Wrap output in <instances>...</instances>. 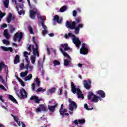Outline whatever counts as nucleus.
Wrapping results in <instances>:
<instances>
[{"instance_id":"10","label":"nucleus","mask_w":127,"mask_h":127,"mask_svg":"<svg viewBox=\"0 0 127 127\" xmlns=\"http://www.w3.org/2000/svg\"><path fill=\"white\" fill-rule=\"evenodd\" d=\"M72 123H74L75 125H78L79 124L80 125H83L86 123V120L84 119H79V120H75L74 121H72Z\"/></svg>"},{"instance_id":"58","label":"nucleus","mask_w":127,"mask_h":127,"mask_svg":"<svg viewBox=\"0 0 127 127\" xmlns=\"http://www.w3.org/2000/svg\"><path fill=\"white\" fill-rule=\"evenodd\" d=\"M82 47L81 48H87V47H86V44L85 43H82Z\"/></svg>"},{"instance_id":"60","label":"nucleus","mask_w":127,"mask_h":127,"mask_svg":"<svg viewBox=\"0 0 127 127\" xmlns=\"http://www.w3.org/2000/svg\"><path fill=\"white\" fill-rule=\"evenodd\" d=\"M47 51L48 55L50 54V50L49 49V48H47Z\"/></svg>"},{"instance_id":"21","label":"nucleus","mask_w":127,"mask_h":127,"mask_svg":"<svg viewBox=\"0 0 127 127\" xmlns=\"http://www.w3.org/2000/svg\"><path fill=\"white\" fill-rule=\"evenodd\" d=\"M97 94L99 95L101 98H105L106 97V94L103 90H99L97 92Z\"/></svg>"},{"instance_id":"54","label":"nucleus","mask_w":127,"mask_h":127,"mask_svg":"<svg viewBox=\"0 0 127 127\" xmlns=\"http://www.w3.org/2000/svg\"><path fill=\"white\" fill-rule=\"evenodd\" d=\"M73 16H74V17L77 16V11L74 10L73 11Z\"/></svg>"},{"instance_id":"12","label":"nucleus","mask_w":127,"mask_h":127,"mask_svg":"<svg viewBox=\"0 0 127 127\" xmlns=\"http://www.w3.org/2000/svg\"><path fill=\"white\" fill-rule=\"evenodd\" d=\"M30 100L31 101H34V100H35V103H36V104H40V101H41V99H39L38 96H31L30 98Z\"/></svg>"},{"instance_id":"1","label":"nucleus","mask_w":127,"mask_h":127,"mask_svg":"<svg viewBox=\"0 0 127 127\" xmlns=\"http://www.w3.org/2000/svg\"><path fill=\"white\" fill-rule=\"evenodd\" d=\"M75 21H71V22L69 21H67L66 22V26L67 28H70V29L73 30L74 29L75 34H78L80 32V29L83 28L84 27V24L80 23L82 21V18L81 17H78L75 18ZM77 23H80L78 26H76Z\"/></svg>"},{"instance_id":"20","label":"nucleus","mask_w":127,"mask_h":127,"mask_svg":"<svg viewBox=\"0 0 127 127\" xmlns=\"http://www.w3.org/2000/svg\"><path fill=\"white\" fill-rule=\"evenodd\" d=\"M33 54L34 56L39 57V51H38V49L34 48L33 49Z\"/></svg>"},{"instance_id":"2","label":"nucleus","mask_w":127,"mask_h":127,"mask_svg":"<svg viewBox=\"0 0 127 127\" xmlns=\"http://www.w3.org/2000/svg\"><path fill=\"white\" fill-rule=\"evenodd\" d=\"M68 37H73L72 40L73 43L75 44L76 47L79 49L80 48V46H81V40L79 39V38H76V36L71 33H69L68 34H65V38L67 39Z\"/></svg>"},{"instance_id":"62","label":"nucleus","mask_w":127,"mask_h":127,"mask_svg":"<svg viewBox=\"0 0 127 127\" xmlns=\"http://www.w3.org/2000/svg\"><path fill=\"white\" fill-rule=\"evenodd\" d=\"M21 124H22V127H26V126L25 125L24 123H23V122H21Z\"/></svg>"},{"instance_id":"33","label":"nucleus","mask_w":127,"mask_h":127,"mask_svg":"<svg viewBox=\"0 0 127 127\" xmlns=\"http://www.w3.org/2000/svg\"><path fill=\"white\" fill-rule=\"evenodd\" d=\"M54 66H60V62L57 60H54L53 62Z\"/></svg>"},{"instance_id":"23","label":"nucleus","mask_w":127,"mask_h":127,"mask_svg":"<svg viewBox=\"0 0 127 127\" xmlns=\"http://www.w3.org/2000/svg\"><path fill=\"white\" fill-rule=\"evenodd\" d=\"M4 35L6 39H9L10 38V35L8 33V30L5 29L4 31Z\"/></svg>"},{"instance_id":"3","label":"nucleus","mask_w":127,"mask_h":127,"mask_svg":"<svg viewBox=\"0 0 127 127\" xmlns=\"http://www.w3.org/2000/svg\"><path fill=\"white\" fill-rule=\"evenodd\" d=\"M14 91L15 92L16 95L21 100H24L27 98L28 93L24 88L21 89L20 90L14 88Z\"/></svg>"},{"instance_id":"41","label":"nucleus","mask_w":127,"mask_h":127,"mask_svg":"<svg viewBox=\"0 0 127 127\" xmlns=\"http://www.w3.org/2000/svg\"><path fill=\"white\" fill-rule=\"evenodd\" d=\"M84 108L86 109V110H87V111H91V110H93V107L92 108H89L88 107V104L87 103H85L84 104Z\"/></svg>"},{"instance_id":"46","label":"nucleus","mask_w":127,"mask_h":127,"mask_svg":"<svg viewBox=\"0 0 127 127\" xmlns=\"http://www.w3.org/2000/svg\"><path fill=\"white\" fill-rule=\"evenodd\" d=\"M2 42L4 44H6V45H9V44H10V43L9 42V41L7 40H3Z\"/></svg>"},{"instance_id":"63","label":"nucleus","mask_w":127,"mask_h":127,"mask_svg":"<svg viewBox=\"0 0 127 127\" xmlns=\"http://www.w3.org/2000/svg\"><path fill=\"white\" fill-rule=\"evenodd\" d=\"M12 45L13 46H15V47H17V44H16V43H13Z\"/></svg>"},{"instance_id":"6","label":"nucleus","mask_w":127,"mask_h":127,"mask_svg":"<svg viewBox=\"0 0 127 127\" xmlns=\"http://www.w3.org/2000/svg\"><path fill=\"white\" fill-rule=\"evenodd\" d=\"M37 14L38 16L40 15V13H38V10L36 8H34L33 10H30V17L31 19H35V15Z\"/></svg>"},{"instance_id":"18","label":"nucleus","mask_w":127,"mask_h":127,"mask_svg":"<svg viewBox=\"0 0 127 127\" xmlns=\"http://www.w3.org/2000/svg\"><path fill=\"white\" fill-rule=\"evenodd\" d=\"M1 48L2 50H4V51H10V52H12L13 51V49L11 47L7 48L4 46H1Z\"/></svg>"},{"instance_id":"15","label":"nucleus","mask_w":127,"mask_h":127,"mask_svg":"<svg viewBox=\"0 0 127 127\" xmlns=\"http://www.w3.org/2000/svg\"><path fill=\"white\" fill-rule=\"evenodd\" d=\"M99 100H101V98L94 94L93 98L91 99V102H93V103H98V102H99Z\"/></svg>"},{"instance_id":"37","label":"nucleus","mask_w":127,"mask_h":127,"mask_svg":"<svg viewBox=\"0 0 127 127\" xmlns=\"http://www.w3.org/2000/svg\"><path fill=\"white\" fill-rule=\"evenodd\" d=\"M27 74H28V72H27V71H26L25 72H21L20 76L22 77H26V76H27Z\"/></svg>"},{"instance_id":"39","label":"nucleus","mask_w":127,"mask_h":127,"mask_svg":"<svg viewBox=\"0 0 127 127\" xmlns=\"http://www.w3.org/2000/svg\"><path fill=\"white\" fill-rule=\"evenodd\" d=\"M55 91H56V88L53 87L48 90V92L52 94L53 93H55Z\"/></svg>"},{"instance_id":"24","label":"nucleus","mask_w":127,"mask_h":127,"mask_svg":"<svg viewBox=\"0 0 127 127\" xmlns=\"http://www.w3.org/2000/svg\"><path fill=\"white\" fill-rule=\"evenodd\" d=\"M20 58V57H19V55H16L14 61V64H15V65H16L17 63H19V62H20V60H19Z\"/></svg>"},{"instance_id":"26","label":"nucleus","mask_w":127,"mask_h":127,"mask_svg":"<svg viewBox=\"0 0 127 127\" xmlns=\"http://www.w3.org/2000/svg\"><path fill=\"white\" fill-rule=\"evenodd\" d=\"M9 99L10 100V101H12V102H13V103H15V104H17V101L13 96L11 95H9L8 97Z\"/></svg>"},{"instance_id":"52","label":"nucleus","mask_w":127,"mask_h":127,"mask_svg":"<svg viewBox=\"0 0 127 127\" xmlns=\"http://www.w3.org/2000/svg\"><path fill=\"white\" fill-rule=\"evenodd\" d=\"M10 31L11 32V33H13V32H14V31H15V28H11L10 29Z\"/></svg>"},{"instance_id":"40","label":"nucleus","mask_w":127,"mask_h":127,"mask_svg":"<svg viewBox=\"0 0 127 127\" xmlns=\"http://www.w3.org/2000/svg\"><path fill=\"white\" fill-rule=\"evenodd\" d=\"M5 64L3 62H0V72H1L2 71V68L3 67H4Z\"/></svg>"},{"instance_id":"47","label":"nucleus","mask_w":127,"mask_h":127,"mask_svg":"<svg viewBox=\"0 0 127 127\" xmlns=\"http://www.w3.org/2000/svg\"><path fill=\"white\" fill-rule=\"evenodd\" d=\"M18 9V14H19V15H22V14H24L25 12L24 11L21 10L20 11H19V10Z\"/></svg>"},{"instance_id":"49","label":"nucleus","mask_w":127,"mask_h":127,"mask_svg":"<svg viewBox=\"0 0 127 127\" xmlns=\"http://www.w3.org/2000/svg\"><path fill=\"white\" fill-rule=\"evenodd\" d=\"M32 91H35V83H34L32 84Z\"/></svg>"},{"instance_id":"45","label":"nucleus","mask_w":127,"mask_h":127,"mask_svg":"<svg viewBox=\"0 0 127 127\" xmlns=\"http://www.w3.org/2000/svg\"><path fill=\"white\" fill-rule=\"evenodd\" d=\"M36 59V56H31V60L32 63H35V60Z\"/></svg>"},{"instance_id":"50","label":"nucleus","mask_w":127,"mask_h":127,"mask_svg":"<svg viewBox=\"0 0 127 127\" xmlns=\"http://www.w3.org/2000/svg\"><path fill=\"white\" fill-rule=\"evenodd\" d=\"M24 64L21 63L20 65V69L23 70V69H24Z\"/></svg>"},{"instance_id":"55","label":"nucleus","mask_w":127,"mask_h":127,"mask_svg":"<svg viewBox=\"0 0 127 127\" xmlns=\"http://www.w3.org/2000/svg\"><path fill=\"white\" fill-rule=\"evenodd\" d=\"M41 120L42 122H44L45 121H46V118L44 117V116H43L41 117Z\"/></svg>"},{"instance_id":"51","label":"nucleus","mask_w":127,"mask_h":127,"mask_svg":"<svg viewBox=\"0 0 127 127\" xmlns=\"http://www.w3.org/2000/svg\"><path fill=\"white\" fill-rule=\"evenodd\" d=\"M1 28H6V27H7V24H3L1 26Z\"/></svg>"},{"instance_id":"59","label":"nucleus","mask_w":127,"mask_h":127,"mask_svg":"<svg viewBox=\"0 0 127 127\" xmlns=\"http://www.w3.org/2000/svg\"><path fill=\"white\" fill-rule=\"evenodd\" d=\"M0 88L2 90H6L5 87H4V86L3 85H0Z\"/></svg>"},{"instance_id":"17","label":"nucleus","mask_w":127,"mask_h":127,"mask_svg":"<svg viewBox=\"0 0 127 127\" xmlns=\"http://www.w3.org/2000/svg\"><path fill=\"white\" fill-rule=\"evenodd\" d=\"M61 46L63 47V48H64L65 51H67L68 50H70L71 49V48L70 47L68 46V44H61Z\"/></svg>"},{"instance_id":"56","label":"nucleus","mask_w":127,"mask_h":127,"mask_svg":"<svg viewBox=\"0 0 127 127\" xmlns=\"http://www.w3.org/2000/svg\"><path fill=\"white\" fill-rule=\"evenodd\" d=\"M29 67V63H28L26 66L24 67V69H26V70H28Z\"/></svg>"},{"instance_id":"16","label":"nucleus","mask_w":127,"mask_h":127,"mask_svg":"<svg viewBox=\"0 0 127 127\" xmlns=\"http://www.w3.org/2000/svg\"><path fill=\"white\" fill-rule=\"evenodd\" d=\"M60 51L62 52V54H63L65 57H67V58H69V59H71V57H70V55H69L67 52H65L64 50L62 49V48H60Z\"/></svg>"},{"instance_id":"38","label":"nucleus","mask_w":127,"mask_h":127,"mask_svg":"<svg viewBox=\"0 0 127 127\" xmlns=\"http://www.w3.org/2000/svg\"><path fill=\"white\" fill-rule=\"evenodd\" d=\"M3 68L5 70V73H6V76H7L8 75V67L5 64Z\"/></svg>"},{"instance_id":"29","label":"nucleus","mask_w":127,"mask_h":127,"mask_svg":"<svg viewBox=\"0 0 127 127\" xmlns=\"http://www.w3.org/2000/svg\"><path fill=\"white\" fill-rule=\"evenodd\" d=\"M94 95L95 94L93 93V92L92 91L89 92L87 96L88 100H91V99H92V97H93Z\"/></svg>"},{"instance_id":"64","label":"nucleus","mask_w":127,"mask_h":127,"mask_svg":"<svg viewBox=\"0 0 127 127\" xmlns=\"http://www.w3.org/2000/svg\"><path fill=\"white\" fill-rule=\"evenodd\" d=\"M29 69H30V71L31 72L32 71L33 67L31 66H29Z\"/></svg>"},{"instance_id":"4","label":"nucleus","mask_w":127,"mask_h":127,"mask_svg":"<svg viewBox=\"0 0 127 127\" xmlns=\"http://www.w3.org/2000/svg\"><path fill=\"white\" fill-rule=\"evenodd\" d=\"M71 91L73 94H76V93L79 99H81V98L83 99L84 98V95H83V94H82V91H81V89H80V88H76V86H75V84L73 82H71Z\"/></svg>"},{"instance_id":"28","label":"nucleus","mask_w":127,"mask_h":127,"mask_svg":"<svg viewBox=\"0 0 127 127\" xmlns=\"http://www.w3.org/2000/svg\"><path fill=\"white\" fill-rule=\"evenodd\" d=\"M29 54H28V52L27 51H25L24 52V56L26 58V61L27 62V63H29V61H28V59H29V58L28 57V56Z\"/></svg>"},{"instance_id":"48","label":"nucleus","mask_w":127,"mask_h":127,"mask_svg":"<svg viewBox=\"0 0 127 127\" xmlns=\"http://www.w3.org/2000/svg\"><path fill=\"white\" fill-rule=\"evenodd\" d=\"M29 30L30 31V33L31 34H33V29L32 28V27L29 26Z\"/></svg>"},{"instance_id":"53","label":"nucleus","mask_w":127,"mask_h":127,"mask_svg":"<svg viewBox=\"0 0 127 127\" xmlns=\"http://www.w3.org/2000/svg\"><path fill=\"white\" fill-rule=\"evenodd\" d=\"M28 1V3L29 4V6L30 7V8H31V9H32V6H31V4H30V0H27Z\"/></svg>"},{"instance_id":"11","label":"nucleus","mask_w":127,"mask_h":127,"mask_svg":"<svg viewBox=\"0 0 127 127\" xmlns=\"http://www.w3.org/2000/svg\"><path fill=\"white\" fill-rule=\"evenodd\" d=\"M58 106V104L57 103H56L55 105L51 106V105H48V109L50 112L51 113H53L55 111V108Z\"/></svg>"},{"instance_id":"44","label":"nucleus","mask_w":127,"mask_h":127,"mask_svg":"<svg viewBox=\"0 0 127 127\" xmlns=\"http://www.w3.org/2000/svg\"><path fill=\"white\" fill-rule=\"evenodd\" d=\"M5 15H6V13H2L1 11H0V18L1 19L3 18V17L5 16Z\"/></svg>"},{"instance_id":"61","label":"nucleus","mask_w":127,"mask_h":127,"mask_svg":"<svg viewBox=\"0 0 127 127\" xmlns=\"http://www.w3.org/2000/svg\"><path fill=\"white\" fill-rule=\"evenodd\" d=\"M49 36L50 37H53V36H54V34L53 33H50L49 34Z\"/></svg>"},{"instance_id":"57","label":"nucleus","mask_w":127,"mask_h":127,"mask_svg":"<svg viewBox=\"0 0 127 127\" xmlns=\"http://www.w3.org/2000/svg\"><path fill=\"white\" fill-rule=\"evenodd\" d=\"M21 86H22L23 87H24V86H25V84H24V82H23V81L22 80H21L20 81Z\"/></svg>"},{"instance_id":"8","label":"nucleus","mask_w":127,"mask_h":127,"mask_svg":"<svg viewBox=\"0 0 127 127\" xmlns=\"http://www.w3.org/2000/svg\"><path fill=\"white\" fill-rule=\"evenodd\" d=\"M41 111H44V112H47L48 109L43 104H40L39 107L36 109V112H41Z\"/></svg>"},{"instance_id":"36","label":"nucleus","mask_w":127,"mask_h":127,"mask_svg":"<svg viewBox=\"0 0 127 127\" xmlns=\"http://www.w3.org/2000/svg\"><path fill=\"white\" fill-rule=\"evenodd\" d=\"M66 9H67V7L65 6H63L60 9L59 11L60 12H64V11H66Z\"/></svg>"},{"instance_id":"19","label":"nucleus","mask_w":127,"mask_h":127,"mask_svg":"<svg viewBox=\"0 0 127 127\" xmlns=\"http://www.w3.org/2000/svg\"><path fill=\"white\" fill-rule=\"evenodd\" d=\"M67 112H68V110H67L66 109H64L59 110L60 114L61 116H62V118L63 119V118H64V117H65V114H64V113H66Z\"/></svg>"},{"instance_id":"13","label":"nucleus","mask_w":127,"mask_h":127,"mask_svg":"<svg viewBox=\"0 0 127 127\" xmlns=\"http://www.w3.org/2000/svg\"><path fill=\"white\" fill-rule=\"evenodd\" d=\"M42 26L44 29L42 31V35H43V36H45V35L48 33V30H47V27H46V26H45V25L43 24V22H42Z\"/></svg>"},{"instance_id":"34","label":"nucleus","mask_w":127,"mask_h":127,"mask_svg":"<svg viewBox=\"0 0 127 127\" xmlns=\"http://www.w3.org/2000/svg\"><path fill=\"white\" fill-rule=\"evenodd\" d=\"M9 5V0H5L4 2V5L6 8H8V5Z\"/></svg>"},{"instance_id":"5","label":"nucleus","mask_w":127,"mask_h":127,"mask_svg":"<svg viewBox=\"0 0 127 127\" xmlns=\"http://www.w3.org/2000/svg\"><path fill=\"white\" fill-rule=\"evenodd\" d=\"M68 101L70 103L69 104V109L71 112H74V110H77V108L78 107V105H77V104H76V102L74 101H72V99L71 98H69L68 99Z\"/></svg>"},{"instance_id":"22","label":"nucleus","mask_w":127,"mask_h":127,"mask_svg":"<svg viewBox=\"0 0 127 127\" xmlns=\"http://www.w3.org/2000/svg\"><path fill=\"white\" fill-rule=\"evenodd\" d=\"M11 116L14 118V121L17 123L18 126H20V122L19 121V118L17 116H14L13 114H11Z\"/></svg>"},{"instance_id":"9","label":"nucleus","mask_w":127,"mask_h":127,"mask_svg":"<svg viewBox=\"0 0 127 127\" xmlns=\"http://www.w3.org/2000/svg\"><path fill=\"white\" fill-rule=\"evenodd\" d=\"M91 84H92L91 80H84L83 81L84 88L87 89V90H90L91 89Z\"/></svg>"},{"instance_id":"30","label":"nucleus","mask_w":127,"mask_h":127,"mask_svg":"<svg viewBox=\"0 0 127 127\" xmlns=\"http://www.w3.org/2000/svg\"><path fill=\"white\" fill-rule=\"evenodd\" d=\"M35 82L37 87H39L40 86V81L39 80L38 77H36V79L35 80Z\"/></svg>"},{"instance_id":"7","label":"nucleus","mask_w":127,"mask_h":127,"mask_svg":"<svg viewBox=\"0 0 127 127\" xmlns=\"http://www.w3.org/2000/svg\"><path fill=\"white\" fill-rule=\"evenodd\" d=\"M23 37V33L22 32H17L15 34V36L13 38L14 41H16L17 38H19L18 42H19L21 39Z\"/></svg>"},{"instance_id":"43","label":"nucleus","mask_w":127,"mask_h":127,"mask_svg":"<svg viewBox=\"0 0 127 127\" xmlns=\"http://www.w3.org/2000/svg\"><path fill=\"white\" fill-rule=\"evenodd\" d=\"M37 17H38V19H41V20H42L41 24H42V22L44 24V17H41V16H40V15L38 16Z\"/></svg>"},{"instance_id":"31","label":"nucleus","mask_w":127,"mask_h":127,"mask_svg":"<svg viewBox=\"0 0 127 127\" xmlns=\"http://www.w3.org/2000/svg\"><path fill=\"white\" fill-rule=\"evenodd\" d=\"M31 79H32V74H30L25 77L24 81H30Z\"/></svg>"},{"instance_id":"27","label":"nucleus","mask_w":127,"mask_h":127,"mask_svg":"<svg viewBox=\"0 0 127 127\" xmlns=\"http://www.w3.org/2000/svg\"><path fill=\"white\" fill-rule=\"evenodd\" d=\"M54 20H56L58 23H61V22L62 21L61 19H59V16H58V15H57L54 16Z\"/></svg>"},{"instance_id":"42","label":"nucleus","mask_w":127,"mask_h":127,"mask_svg":"<svg viewBox=\"0 0 127 127\" xmlns=\"http://www.w3.org/2000/svg\"><path fill=\"white\" fill-rule=\"evenodd\" d=\"M31 48L32 49V50H33V49L34 48V46L33 45L30 44L27 48L28 50H29L30 52H31Z\"/></svg>"},{"instance_id":"35","label":"nucleus","mask_w":127,"mask_h":127,"mask_svg":"<svg viewBox=\"0 0 127 127\" xmlns=\"http://www.w3.org/2000/svg\"><path fill=\"white\" fill-rule=\"evenodd\" d=\"M45 91H46V89H44L42 87H39V88H38L36 90V92L37 93H40V92H45Z\"/></svg>"},{"instance_id":"25","label":"nucleus","mask_w":127,"mask_h":127,"mask_svg":"<svg viewBox=\"0 0 127 127\" xmlns=\"http://www.w3.org/2000/svg\"><path fill=\"white\" fill-rule=\"evenodd\" d=\"M11 20H12V14L9 13L8 16L7 17V22H8V23H10Z\"/></svg>"},{"instance_id":"32","label":"nucleus","mask_w":127,"mask_h":127,"mask_svg":"<svg viewBox=\"0 0 127 127\" xmlns=\"http://www.w3.org/2000/svg\"><path fill=\"white\" fill-rule=\"evenodd\" d=\"M70 64V61L68 60V59H64V66H69Z\"/></svg>"},{"instance_id":"14","label":"nucleus","mask_w":127,"mask_h":127,"mask_svg":"<svg viewBox=\"0 0 127 127\" xmlns=\"http://www.w3.org/2000/svg\"><path fill=\"white\" fill-rule=\"evenodd\" d=\"M80 52L81 54L86 55V54H88V52H89V49L87 48H80Z\"/></svg>"}]
</instances>
